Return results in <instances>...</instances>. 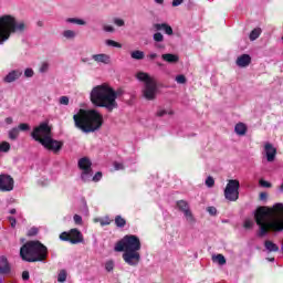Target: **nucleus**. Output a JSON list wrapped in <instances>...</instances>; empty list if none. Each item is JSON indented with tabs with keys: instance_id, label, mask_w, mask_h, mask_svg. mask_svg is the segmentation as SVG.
<instances>
[{
	"instance_id": "obj_12",
	"label": "nucleus",
	"mask_w": 283,
	"mask_h": 283,
	"mask_svg": "<svg viewBox=\"0 0 283 283\" xmlns=\"http://www.w3.org/2000/svg\"><path fill=\"white\" fill-rule=\"evenodd\" d=\"M98 107H104L107 112H114V109L118 108V103L114 101V88L108 86V90L106 91V94Z\"/></svg>"
},
{
	"instance_id": "obj_60",
	"label": "nucleus",
	"mask_w": 283,
	"mask_h": 283,
	"mask_svg": "<svg viewBox=\"0 0 283 283\" xmlns=\"http://www.w3.org/2000/svg\"><path fill=\"white\" fill-rule=\"evenodd\" d=\"M166 114H167V111H165V109H160V111L157 112V116H159V117H163Z\"/></svg>"
},
{
	"instance_id": "obj_35",
	"label": "nucleus",
	"mask_w": 283,
	"mask_h": 283,
	"mask_svg": "<svg viewBox=\"0 0 283 283\" xmlns=\"http://www.w3.org/2000/svg\"><path fill=\"white\" fill-rule=\"evenodd\" d=\"M153 40L155 41V43H163V41H165V35H163V33L160 32H156L153 35Z\"/></svg>"
},
{
	"instance_id": "obj_31",
	"label": "nucleus",
	"mask_w": 283,
	"mask_h": 283,
	"mask_svg": "<svg viewBox=\"0 0 283 283\" xmlns=\"http://www.w3.org/2000/svg\"><path fill=\"white\" fill-rule=\"evenodd\" d=\"M115 224L116 227H118L119 229H123V227H125V224H127V221L125 220V218L117 216L115 218Z\"/></svg>"
},
{
	"instance_id": "obj_8",
	"label": "nucleus",
	"mask_w": 283,
	"mask_h": 283,
	"mask_svg": "<svg viewBox=\"0 0 283 283\" xmlns=\"http://www.w3.org/2000/svg\"><path fill=\"white\" fill-rule=\"evenodd\" d=\"M80 169H81V180L83 182H101V179L103 178V172L97 171L94 175V171H92V161L87 157H83L77 163Z\"/></svg>"
},
{
	"instance_id": "obj_42",
	"label": "nucleus",
	"mask_w": 283,
	"mask_h": 283,
	"mask_svg": "<svg viewBox=\"0 0 283 283\" xmlns=\"http://www.w3.org/2000/svg\"><path fill=\"white\" fill-rule=\"evenodd\" d=\"M216 185V179H213V177L209 176L206 179V186L211 189V187H213Z\"/></svg>"
},
{
	"instance_id": "obj_6",
	"label": "nucleus",
	"mask_w": 283,
	"mask_h": 283,
	"mask_svg": "<svg viewBox=\"0 0 283 283\" xmlns=\"http://www.w3.org/2000/svg\"><path fill=\"white\" fill-rule=\"evenodd\" d=\"M20 258L24 262H45L48 260V247L41 241H28L20 249Z\"/></svg>"
},
{
	"instance_id": "obj_53",
	"label": "nucleus",
	"mask_w": 283,
	"mask_h": 283,
	"mask_svg": "<svg viewBox=\"0 0 283 283\" xmlns=\"http://www.w3.org/2000/svg\"><path fill=\"white\" fill-rule=\"evenodd\" d=\"M158 55H157V53H149L148 55H147V61H156V57H157Z\"/></svg>"
},
{
	"instance_id": "obj_54",
	"label": "nucleus",
	"mask_w": 283,
	"mask_h": 283,
	"mask_svg": "<svg viewBox=\"0 0 283 283\" xmlns=\"http://www.w3.org/2000/svg\"><path fill=\"white\" fill-rule=\"evenodd\" d=\"M9 222H10L12 229H14V227H17V219L14 217H9Z\"/></svg>"
},
{
	"instance_id": "obj_1",
	"label": "nucleus",
	"mask_w": 283,
	"mask_h": 283,
	"mask_svg": "<svg viewBox=\"0 0 283 283\" xmlns=\"http://www.w3.org/2000/svg\"><path fill=\"white\" fill-rule=\"evenodd\" d=\"M140 239L134 234H126L115 245L117 253H123V260L128 266H138L140 262Z\"/></svg>"
},
{
	"instance_id": "obj_2",
	"label": "nucleus",
	"mask_w": 283,
	"mask_h": 283,
	"mask_svg": "<svg viewBox=\"0 0 283 283\" xmlns=\"http://www.w3.org/2000/svg\"><path fill=\"white\" fill-rule=\"evenodd\" d=\"M75 127L84 134L98 132L103 127V115L96 109H80L78 114L73 115Z\"/></svg>"
},
{
	"instance_id": "obj_27",
	"label": "nucleus",
	"mask_w": 283,
	"mask_h": 283,
	"mask_svg": "<svg viewBox=\"0 0 283 283\" xmlns=\"http://www.w3.org/2000/svg\"><path fill=\"white\" fill-rule=\"evenodd\" d=\"M260 34H262V29L256 28L252 30L249 35L250 41H256V39H260Z\"/></svg>"
},
{
	"instance_id": "obj_24",
	"label": "nucleus",
	"mask_w": 283,
	"mask_h": 283,
	"mask_svg": "<svg viewBox=\"0 0 283 283\" xmlns=\"http://www.w3.org/2000/svg\"><path fill=\"white\" fill-rule=\"evenodd\" d=\"M234 132L238 136H244L247 134V125L239 123L234 126Z\"/></svg>"
},
{
	"instance_id": "obj_26",
	"label": "nucleus",
	"mask_w": 283,
	"mask_h": 283,
	"mask_svg": "<svg viewBox=\"0 0 283 283\" xmlns=\"http://www.w3.org/2000/svg\"><path fill=\"white\" fill-rule=\"evenodd\" d=\"M177 207H178L179 211H181L182 213H190L189 203L187 201H185V200L178 201Z\"/></svg>"
},
{
	"instance_id": "obj_21",
	"label": "nucleus",
	"mask_w": 283,
	"mask_h": 283,
	"mask_svg": "<svg viewBox=\"0 0 283 283\" xmlns=\"http://www.w3.org/2000/svg\"><path fill=\"white\" fill-rule=\"evenodd\" d=\"M154 28L157 31L164 30L165 34H168V36H171V34H174V29L167 23H156Z\"/></svg>"
},
{
	"instance_id": "obj_52",
	"label": "nucleus",
	"mask_w": 283,
	"mask_h": 283,
	"mask_svg": "<svg viewBox=\"0 0 283 283\" xmlns=\"http://www.w3.org/2000/svg\"><path fill=\"white\" fill-rule=\"evenodd\" d=\"M22 280H23L24 282H28V280H30V272L23 271V272H22Z\"/></svg>"
},
{
	"instance_id": "obj_28",
	"label": "nucleus",
	"mask_w": 283,
	"mask_h": 283,
	"mask_svg": "<svg viewBox=\"0 0 283 283\" xmlns=\"http://www.w3.org/2000/svg\"><path fill=\"white\" fill-rule=\"evenodd\" d=\"M212 262H218L220 266H224V264H227V259L222 254H217L212 256Z\"/></svg>"
},
{
	"instance_id": "obj_23",
	"label": "nucleus",
	"mask_w": 283,
	"mask_h": 283,
	"mask_svg": "<svg viewBox=\"0 0 283 283\" xmlns=\"http://www.w3.org/2000/svg\"><path fill=\"white\" fill-rule=\"evenodd\" d=\"M62 36L66 39V41H74L77 36V33L74 30H64L62 32Z\"/></svg>"
},
{
	"instance_id": "obj_61",
	"label": "nucleus",
	"mask_w": 283,
	"mask_h": 283,
	"mask_svg": "<svg viewBox=\"0 0 283 283\" xmlns=\"http://www.w3.org/2000/svg\"><path fill=\"white\" fill-rule=\"evenodd\" d=\"M4 123H6L7 125H12V123H13L12 117H7V118L4 119Z\"/></svg>"
},
{
	"instance_id": "obj_41",
	"label": "nucleus",
	"mask_w": 283,
	"mask_h": 283,
	"mask_svg": "<svg viewBox=\"0 0 283 283\" xmlns=\"http://www.w3.org/2000/svg\"><path fill=\"white\" fill-rule=\"evenodd\" d=\"M59 104L64 105V106L70 105V97L69 96H61L59 98Z\"/></svg>"
},
{
	"instance_id": "obj_13",
	"label": "nucleus",
	"mask_w": 283,
	"mask_h": 283,
	"mask_svg": "<svg viewBox=\"0 0 283 283\" xmlns=\"http://www.w3.org/2000/svg\"><path fill=\"white\" fill-rule=\"evenodd\" d=\"M14 190V178L8 174L0 175V191L3 193Z\"/></svg>"
},
{
	"instance_id": "obj_45",
	"label": "nucleus",
	"mask_w": 283,
	"mask_h": 283,
	"mask_svg": "<svg viewBox=\"0 0 283 283\" xmlns=\"http://www.w3.org/2000/svg\"><path fill=\"white\" fill-rule=\"evenodd\" d=\"M24 76H25V78H32V76H34V70L25 69L24 70Z\"/></svg>"
},
{
	"instance_id": "obj_4",
	"label": "nucleus",
	"mask_w": 283,
	"mask_h": 283,
	"mask_svg": "<svg viewBox=\"0 0 283 283\" xmlns=\"http://www.w3.org/2000/svg\"><path fill=\"white\" fill-rule=\"evenodd\" d=\"M254 220L260 227V238H264L269 231H283V213H255Z\"/></svg>"
},
{
	"instance_id": "obj_39",
	"label": "nucleus",
	"mask_w": 283,
	"mask_h": 283,
	"mask_svg": "<svg viewBox=\"0 0 283 283\" xmlns=\"http://www.w3.org/2000/svg\"><path fill=\"white\" fill-rule=\"evenodd\" d=\"M113 23L114 25H116L117 28H123L125 25V20L120 19V18H114L113 19Z\"/></svg>"
},
{
	"instance_id": "obj_11",
	"label": "nucleus",
	"mask_w": 283,
	"mask_h": 283,
	"mask_svg": "<svg viewBox=\"0 0 283 283\" xmlns=\"http://www.w3.org/2000/svg\"><path fill=\"white\" fill-rule=\"evenodd\" d=\"M60 240L63 242H70L71 244H81L83 242V233L76 228L71 229L69 232H62Z\"/></svg>"
},
{
	"instance_id": "obj_34",
	"label": "nucleus",
	"mask_w": 283,
	"mask_h": 283,
	"mask_svg": "<svg viewBox=\"0 0 283 283\" xmlns=\"http://www.w3.org/2000/svg\"><path fill=\"white\" fill-rule=\"evenodd\" d=\"M67 281V271L61 270L57 275V282L63 283Z\"/></svg>"
},
{
	"instance_id": "obj_14",
	"label": "nucleus",
	"mask_w": 283,
	"mask_h": 283,
	"mask_svg": "<svg viewBox=\"0 0 283 283\" xmlns=\"http://www.w3.org/2000/svg\"><path fill=\"white\" fill-rule=\"evenodd\" d=\"M254 213H283V203H275L272 208L266 206H261L256 208Z\"/></svg>"
},
{
	"instance_id": "obj_57",
	"label": "nucleus",
	"mask_w": 283,
	"mask_h": 283,
	"mask_svg": "<svg viewBox=\"0 0 283 283\" xmlns=\"http://www.w3.org/2000/svg\"><path fill=\"white\" fill-rule=\"evenodd\" d=\"M207 211H208L209 213H218V209H216V207H213V206L208 207V208H207Z\"/></svg>"
},
{
	"instance_id": "obj_55",
	"label": "nucleus",
	"mask_w": 283,
	"mask_h": 283,
	"mask_svg": "<svg viewBox=\"0 0 283 283\" xmlns=\"http://www.w3.org/2000/svg\"><path fill=\"white\" fill-rule=\"evenodd\" d=\"M155 48L157 50H165V44H163V42H155Z\"/></svg>"
},
{
	"instance_id": "obj_59",
	"label": "nucleus",
	"mask_w": 283,
	"mask_h": 283,
	"mask_svg": "<svg viewBox=\"0 0 283 283\" xmlns=\"http://www.w3.org/2000/svg\"><path fill=\"white\" fill-rule=\"evenodd\" d=\"M269 198V195L266 192L260 193V200H266Z\"/></svg>"
},
{
	"instance_id": "obj_38",
	"label": "nucleus",
	"mask_w": 283,
	"mask_h": 283,
	"mask_svg": "<svg viewBox=\"0 0 283 283\" xmlns=\"http://www.w3.org/2000/svg\"><path fill=\"white\" fill-rule=\"evenodd\" d=\"M106 45H108L109 48H123V44L114 40H106Z\"/></svg>"
},
{
	"instance_id": "obj_29",
	"label": "nucleus",
	"mask_w": 283,
	"mask_h": 283,
	"mask_svg": "<svg viewBox=\"0 0 283 283\" xmlns=\"http://www.w3.org/2000/svg\"><path fill=\"white\" fill-rule=\"evenodd\" d=\"M94 222H99L101 227H107L108 224H112V219H109V216H106L101 219H94Z\"/></svg>"
},
{
	"instance_id": "obj_43",
	"label": "nucleus",
	"mask_w": 283,
	"mask_h": 283,
	"mask_svg": "<svg viewBox=\"0 0 283 283\" xmlns=\"http://www.w3.org/2000/svg\"><path fill=\"white\" fill-rule=\"evenodd\" d=\"M175 81L179 85H185V83H187V77H185V75H177Z\"/></svg>"
},
{
	"instance_id": "obj_30",
	"label": "nucleus",
	"mask_w": 283,
	"mask_h": 283,
	"mask_svg": "<svg viewBox=\"0 0 283 283\" xmlns=\"http://www.w3.org/2000/svg\"><path fill=\"white\" fill-rule=\"evenodd\" d=\"M66 23H74L75 25H86L87 22L78 18H69L66 19Z\"/></svg>"
},
{
	"instance_id": "obj_16",
	"label": "nucleus",
	"mask_w": 283,
	"mask_h": 283,
	"mask_svg": "<svg viewBox=\"0 0 283 283\" xmlns=\"http://www.w3.org/2000/svg\"><path fill=\"white\" fill-rule=\"evenodd\" d=\"M23 76V71L17 69L11 70L3 78V83H15V81H19Z\"/></svg>"
},
{
	"instance_id": "obj_64",
	"label": "nucleus",
	"mask_w": 283,
	"mask_h": 283,
	"mask_svg": "<svg viewBox=\"0 0 283 283\" xmlns=\"http://www.w3.org/2000/svg\"><path fill=\"white\" fill-rule=\"evenodd\" d=\"M158 67H163V63L158 62L157 63Z\"/></svg>"
},
{
	"instance_id": "obj_48",
	"label": "nucleus",
	"mask_w": 283,
	"mask_h": 283,
	"mask_svg": "<svg viewBox=\"0 0 283 283\" xmlns=\"http://www.w3.org/2000/svg\"><path fill=\"white\" fill-rule=\"evenodd\" d=\"M114 169H115V171H122L123 169H125V166L120 163L115 161Z\"/></svg>"
},
{
	"instance_id": "obj_17",
	"label": "nucleus",
	"mask_w": 283,
	"mask_h": 283,
	"mask_svg": "<svg viewBox=\"0 0 283 283\" xmlns=\"http://www.w3.org/2000/svg\"><path fill=\"white\" fill-rule=\"evenodd\" d=\"M92 60L95 61V63H102L103 65H109V63H112V56L105 53L93 54Z\"/></svg>"
},
{
	"instance_id": "obj_18",
	"label": "nucleus",
	"mask_w": 283,
	"mask_h": 283,
	"mask_svg": "<svg viewBox=\"0 0 283 283\" xmlns=\"http://www.w3.org/2000/svg\"><path fill=\"white\" fill-rule=\"evenodd\" d=\"M161 59L165 61V63H169L170 65H176V63L180 61V56L174 53H164L161 54Z\"/></svg>"
},
{
	"instance_id": "obj_46",
	"label": "nucleus",
	"mask_w": 283,
	"mask_h": 283,
	"mask_svg": "<svg viewBox=\"0 0 283 283\" xmlns=\"http://www.w3.org/2000/svg\"><path fill=\"white\" fill-rule=\"evenodd\" d=\"M105 269L108 273L114 271V261H107L105 264Z\"/></svg>"
},
{
	"instance_id": "obj_58",
	"label": "nucleus",
	"mask_w": 283,
	"mask_h": 283,
	"mask_svg": "<svg viewBox=\"0 0 283 283\" xmlns=\"http://www.w3.org/2000/svg\"><path fill=\"white\" fill-rule=\"evenodd\" d=\"M182 4V0H172V7L178 8V6Z\"/></svg>"
},
{
	"instance_id": "obj_50",
	"label": "nucleus",
	"mask_w": 283,
	"mask_h": 283,
	"mask_svg": "<svg viewBox=\"0 0 283 283\" xmlns=\"http://www.w3.org/2000/svg\"><path fill=\"white\" fill-rule=\"evenodd\" d=\"M73 220H74L75 224H83V217H81L80 214H75L73 217Z\"/></svg>"
},
{
	"instance_id": "obj_47",
	"label": "nucleus",
	"mask_w": 283,
	"mask_h": 283,
	"mask_svg": "<svg viewBox=\"0 0 283 283\" xmlns=\"http://www.w3.org/2000/svg\"><path fill=\"white\" fill-rule=\"evenodd\" d=\"M243 227L245 229H253V220L251 219H245L244 223H243Z\"/></svg>"
},
{
	"instance_id": "obj_56",
	"label": "nucleus",
	"mask_w": 283,
	"mask_h": 283,
	"mask_svg": "<svg viewBox=\"0 0 283 283\" xmlns=\"http://www.w3.org/2000/svg\"><path fill=\"white\" fill-rule=\"evenodd\" d=\"M104 32H115V29H114V27H112V25H105L104 27Z\"/></svg>"
},
{
	"instance_id": "obj_25",
	"label": "nucleus",
	"mask_w": 283,
	"mask_h": 283,
	"mask_svg": "<svg viewBox=\"0 0 283 283\" xmlns=\"http://www.w3.org/2000/svg\"><path fill=\"white\" fill-rule=\"evenodd\" d=\"M130 59H134V61H143V59H145V52L140 50L132 51Z\"/></svg>"
},
{
	"instance_id": "obj_15",
	"label": "nucleus",
	"mask_w": 283,
	"mask_h": 283,
	"mask_svg": "<svg viewBox=\"0 0 283 283\" xmlns=\"http://www.w3.org/2000/svg\"><path fill=\"white\" fill-rule=\"evenodd\" d=\"M264 154L268 163H274L275 157L277 156V149L273 147V144L265 143L264 145Z\"/></svg>"
},
{
	"instance_id": "obj_9",
	"label": "nucleus",
	"mask_w": 283,
	"mask_h": 283,
	"mask_svg": "<svg viewBox=\"0 0 283 283\" xmlns=\"http://www.w3.org/2000/svg\"><path fill=\"white\" fill-rule=\"evenodd\" d=\"M223 193L226 200L229 202H237L240 198V180L229 179Z\"/></svg>"
},
{
	"instance_id": "obj_3",
	"label": "nucleus",
	"mask_w": 283,
	"mask_h": 283,
	"mask_svg": "<svg viewBox=\"0 0 283 283\" xmlns=\"http://www.w3.org/2000/svg\"><path fill=\"white\" fill-rule=\"evenodd\" d=\"M31 137L36 143H40L44 149H49L53 154H59L63 149V142L52 138V128L45 122L33 128Z\"/></svg>"
},
{
	"instance_id": "obj_33",
	"label": "nucleus",
	"mask_w": 283,
	"mask_h": 283,
	"mask_svg": "<svg viewBox=\"0 0 283 283\" xmlns=\"http://www.w3.org/2000/svg\"><path fill=\"white\" fill-rule=\"evenodd\" d=\"M9 138L10 140H17L19 138V129L17 127L9 130Z\"/></svg>"
},
{
	"instance_id": "obj_5",
	"label": "nucleus",
	"mask_w": 283,
	"mask_h": 283,
	"mask_svg": "<svg viewBox=\"0 0 283 283\" xmlns=\"http://www.w3.org/2000/svg\"><path fill=\"white\" fill-rule=\"evenodd\" d=\"M23 32H25V22L17 21L10 14L0 17V45H6L12 34H21Z\"/></svg>"
},
{
	"instance_id": "obj_19",
	"label": "nucleus",
	"mask_w": 283,
	"mask_h": 283,
	"mask_svg": "<svg viewBox=\"0 0 283 283\" xmlns=\"http://www.w3.org/2000/svg\"><path fill=\"white\" fill-rule=\"evenodd\" d=\"M10 273V263L8 258L0 256V275H8Z\"/></svg>"
},
{
	"instance_id": "obj_37",
	"label": "nucleus",
	"mask_w": 283,
	"mask_h": 283,
	"mask_svg": "<svg viewBox=\"0 0 283 283\" xmlns=\"http://www.w3.org/2000/svg\"><path fill=\"white\" fill-rule=\"evenodd\" d=\"M38 234H39V228L36 227L29 229L27 232L28 238H34V235H38Z\"/></svg>"
},
{
	"instance_id": "obj_22",
	"label": "nucleus",
	"mask_w": 283,
	"mask_h": 283,
	"mask_svg": "<svg viewBox=\"0 0 283 283\" xmlns=\"http://www.w3.org/2000/svg\"><path fill=\"white\" fill-rule=\"evenodd\" d=\"M264 247L270 253H277L280 251V247L277 244L273 243V241L266 240L264 242Z\"/></svg>"
},
{
	"instance_id": "obj_63",
	"label": "nucleus",
	"mask_w": 283,
	"mask_h": 283,
	"mask_svg": "<svg viewBox=\"0 0 283 283\" xmlns=\"http://www.w3.org/2000/svg\"><path fill=\"white\" fill-rule=\"evenodd\" d=\"M155 2H157L159 6H163V3H165V0H155Z\"/></svg>"
},
{
	"instance_id": "obj_44",
	"label": "nucleus",
	"mask_w": 283,
	"mask_h": 283,
	"mask_svg": "<svg viewBox=\"0 0 283 283\" xmlns=\"http://www.w3.org/2000/svg\"><path fill=\"white\" fill-rule=\"evenodd\" d=\"M185 218L187 222H189V224H193V222H196V218H193V213H186Z\"/></svg>"
},
{
	"instance_id": "obj_62",
	"label": "nucleus",
	"mask_w": 283,
	"mask_h": 283,
	"mask_svg": "<svg viewBox=\"0 0 283 283\" xmlns=\"http://www.w3.org/2000/svg\"><path fill=\"white\" fill-rule=\"evenodd\" d=\"M17 211H19L17 208H11V209L9 210V213H17Z\"/></svg>"
},
{
	"instance_id": "obj_10",
	"label": "nucleus",
	"mask_w": 283,
	"mask_h": 283,
	"mask_svg": "<svg viewBox=\"0 0 283 283\" xmlns=\"http://www.w3.org/2000/svg\"><path fill=\"white\" fill-rule=\"evenodd\" d=\"M109 88V85L107 84H101L97 86H94L90 93L91 103L95 107H99L103 103L104 96L107 94V90Z\"/></svg>"
},
{
	"instance_id": "obj_49",
	"label": "nucleus",
	"mask_w": 283,
	"mask_h": 283,
	"mask_svg": "<svg viewBox=\"0 0 283 283\" xmlns=\"http://www.w3.org/2000/svg\"><path fill=\"white\" fill-rule=\"evenodd\" d=\"M18 129H19L20 132H28V130H30V125H28V124H20V125L18 126Z\"/></svg>"
},
{
	"instance_id": "obj_36",
	"label": "nucleus",
	"mask_w": 283,
	"mask_h": 283,
	"mask_svg": "<svg viewBox=\"0 0 283 283\" xmlns=\"http://www.w3.org/2000/svg\"><path fill=\"white\" fill-rule=\"evenodd\" d=\"M1 151H3V153L10 151V143H8V142L0 143V154H1Z\"/></svg>"
},
{
	"instance_id": "obj_7",
	"label": "nucleus",
	"mask_w": 283,
	"mask_h": 283,
	"mask_svg": "<svg viewBox=\"0 0 283 283\" xmlns=\"http://www.w3.org/2000/svg\"><path fill=\"white\" fill-rule=\"evenodd\" d=\"M136 78L140 83H144L142 88L143 98L146 101H156V96H158V82H156V78L145 72H138Z\"/></svg>"
},
{
	"instance_id": "obj_32",
	"label": "nucleus",
	"mask_w": 283,
	"mask_h": 283,
	"mask_svg": "<svg viewBox=\"0 0 283 283\" xmlns=\"http://www.w3.org/2000/svg\"><path fill=\"white\" fill-rule=\"evenodd\" d=\"M39 72L40 74H48V72H50V64L48 62H42Z\"/></svg>"
},
{
	"instance_id": "obj_40",
	"label": "nucleus",
	"mask_w": 283,
	"mask_h": 283,
	"mask_svg": "<svg viewBox=\"0 0 283 283\" xmlns=\"http://www.w3.org/2000/svg\"><path fill=\"white\" fill-rule=\"evenodd\" d=\"M259 185L260 187H263L264 189H271V187H273V185L264 179H260L259 180Z\"/></svg>"
},
{
	"instance_id": "obj_20",
	"label": "nucleus",
	"mask_w": 283,
	"mask_h": 283,
	"mask_svg": "<svg viewBox=\"0 0 283 283\" xmlns=\"http://www.w3.org/2000/svg\"><path fill=\"white\" fill-rule=\"evenodd\" d=\"M237 65L239 67H248V65H251V55L249 54H242L237 59Z\"/></svg>"
},
{
	"instance_id": "obj_51",
	"label": "nucleus",
	"mask_w": 283,
	"mask_h": 283,
	"mask_svg": "<svg viewBox=\"0 0 283 283\" xmlns=\"http://www.w3.org/2000/svg\"><path fill=\"white\" fill-rule=\"evenodd\" d=\"M113 95H114V101H116V98H118L119 96H123V90H117V91H115L114 88H113Z\"/></svg>"
}]
</instances>
